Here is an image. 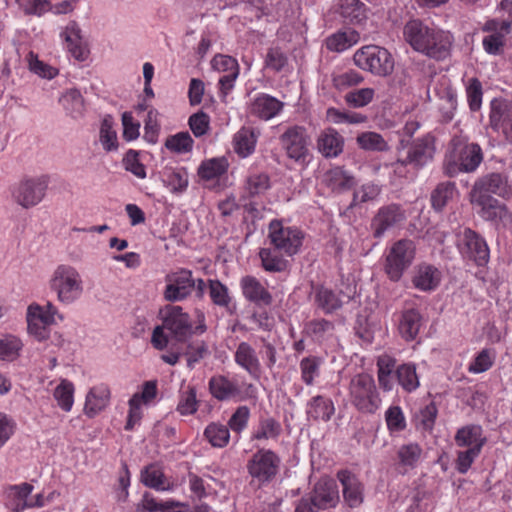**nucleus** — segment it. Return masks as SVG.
Wrapping results in <instances>:
<instances>
[{
  "label": "nucleus",
  "mask_w": 512,
  "mask_h": 512,
  "mask_svg": "<svg viewBox=\"0 0 512 512\" xmlns=\"http://www.w3.org/2000/svg\"><path fill=\"white\" fill-rule=\"evenodd\" d=\"M507 177L501 173H490L479 178L471 190V202L477 206L484 207L495 203L497 199L491 194L505 197L509 194Z\"/></svg>",
  "instance_id": "423d86ee"
},
{
  "label": "nucleus",
  "mask_w": 512,
  "mask_h": 512,
  "mask_svg": "<svg viewBox=\"0 0 512 512\" xmlns=\"http://www.w3.org/2000/svg\"><path fill=\"white\" fill-rule=\"evenodd\" d=\"M269 188V177L266 174H255L247 178L246 190L250 196L264 193Z\"/></svg>",
  "instance_id": "6e6d98bb"
},
{
  "label": "nucleus",
  "mask_w": 512,
  "mask_h": 512,
  "mask_svg": "<svg viewBox=\"0 0 512 512\" xmlns=\"http://www.w3.org/2000/svg\"><path fill=\"white\" fill-rule=\"evenodd\" d=\"M241 286L244 296L251 302L258 305H269L272 302V296L254 277L246 276L241 280Z\"/></svg>",
  "instance_id": "b1692460"
},
{
  "label": "nucleus",
  "mask_w": 512,
  "mask_h": 512,
  "mask_svg": "<svg viewBox=\"0 0 512 512\" xmlns=\"http://www.w3.org/2000/svg\"><path fill=\"white\" fill-rule=\"evenodd\" d=\"M357 143L362 149L370 151H385L388 149L384 138L376 132H364L358 135Z\"/></svg>",
  "instance_id": "37998d69"
},
{
  "label": "nucleus",
  "mask_w": 512,
  "mask_h": 512,
  "mask_svg": "<svg viewBox=\"0 0 512 512\" xmlns=\"http://www.w3.org/2000/svg\"><path fill=\"white\" fill-rule=\"evenodd\" d=\"M228 162L225 158H213L202 162L198 175L205 180L217 178L227 171Z\"/></svg>",
  "instance_id": "4c0bfd02"
},
{
  "label": "nucleus",
  "mask_w": 512,
  "mask_h": 512,
  "mask_svg": "<svg viewBox=\"0 0 512 512\" xmlns=\"http://www.w3.org/2000/svg\"><path fill=\"white\" fill-rule=\"evenodd\" d=\"M189 127L195 137H201L209 129V116L203 111H199L189 118Z\"/></svg>",
  "instance_id": "680f3d73"
},
{
  "label": "nucleus",
  "mask_w": 512,
  "mask_h": 512,
  "mask_svg": "<svg viewBox=\"0 0 512 512\" xmlns=\"http://www.w3.org/2000/svg\"><path fill=\"white\" fill-rule=\"evenodd\" d=\"M65 41L71 55L83 61L87 58L89 50L82 38L81 29L75 21H71L65 29Z\"/></svg>",
  "instance_id": "4be33fe9"
},
{
  "label": "nucleus",
  "mask_w": 512,
  "mask_h": 512,
  "mask_svg": "<svg viewBox=\"0 0 512 512\" xmlns=\"http://www.w3.org/2000/svg\"><path fill=\"white\" fill-rule=\"evenodd\" d=\"M380 193V189L377 185L373 183H367L361 186V188L354 192L353 202L351 204L355 205L356 203H365L367 201L375 199Z\"/></svg>",
  "instance_id": "338daca9"
},
{
  "label": "nucleus",
  "mask_w": 512,
  "mask_h": 512,
  "mask_svg": "<svg viewBox=\"0 0 512 512\" xmlns=\"http://www.w3.org/2000/svg\"><path fill=\"white\" fill-rule=\"evenodd\" d=\"M461 253L473 260L478 266H483L489 259V249L484 241L476 232L466 228L459 241Z\"/></svg>",
  "instance_id": "4468645a"
},
{
  "label": "nucleus",
  "mask_w": 512,
  "mask_h": 512,
  "mask_svg": "<svg viewBox=\"0 0 512 512\" xmlns=\"http://www.w3.org/2000/svg\"><path fill=\"white\" fill-rule=\"evenodd\" d=\"M307 413L314 420L328 421L334 413V406L331 400L318 395L310 402Z\"/></svg>",
  "instance_id": "72a5a7b5"
},
{
  "label": "nucleus",
  "mask_w": 512,
  "mask_h": 512,
  "mask_svg": "<svg viewBox=\"0 0 512 512\" xmlns=\"http://www.w3.org/2000/svg\"><path fill=\"white\" fill-rule=\"evenodd\" d=\"M142 482L144 485L154 489H164L163 484V473L154 466L147 467L141 475Z\"/></svg>",
  "instance_id": "69168bd1"
},
{
  "label": "nucleus",
  "mask_w": 512,
  "mask_h": 512,
  "mask_svg": "<svg viewBox=\"0 0 512 512\" xmlns=\"http://www.w3.org/2000/svg\"><path fill=\"white\" fill-rule=\"evenodd\" d=\"M209 389L211 394L219 401L242 398L238 385L224 376L212 377L209 381Z\"/></svg>",
  "instance_id": "5701e85b"
},
{
  "label": "nucleus",
  "mask_w": 512,
  "mask_h": 512,
  "mask_svg": "<svg viewBox=\"0 0 512 512\" xmlns=\"http://www.w3.org/2000/svg\"><path fill=\"white\" fill-rule=\"evenodd\" d=\"M281 431L280 424L273 418H267L260 422V427L255 434L256 439L276 438Z\"/></svg>",
  "instance_id": "052dcab7"
},
{
  "label": "nucleus",
  "mask_w": 512,
  "mask_h": 512,
  "mask_svg": "<svg viewBox=\"0 0 512 512\" xmlns=\"http://www.w3.org/2000/svg\"><path fill=\"white\" fill-rule=\"evenodd\" d=\"M403 35L415 51L430 58L441 60L449 54L450 41L444 33L430 28L420 20L408 21L404 26Z\"/></svg>",
  "instance_id": "f257e3e1"
},
{
  "label": "nucleus",
  "mask_w": 512,
  "mask_h": 512,
  "mask_svg": "<svg viewBox=\"0 0 512 512\" xmlns=\"http://www.w3.org/2000/svg\"><path fill=\"white\" fill-rule=\"evenodd\" d=\"M491 127L501 130L505 140L512 144V105L506 100L494 99L490 111Z\"/></svg>",
  "instance_id": "2eb2a0df"
},
{
  "label": "nucleus",
  "mask_w": 512,
  "mask_h": 512,
  "mask_svg": "<svg viewBox=\"0 0 512 512\" xmlns=\"http://www.w3.org/2000/svg\"><path fill=\"white\" fill-rule=\"evenodd\" d=\"M269 237L277 250L283 251L289 256L297 253L301 246L300 233L291 228H284L282 223L273 220L269 225Z\"/></svg>",
  "instance_id": "f8f14e48"
},
{
  "label": "nucleus",
  "mask_w": 512,
  "mask_h": 512,
  "mask_svg": "<svg viewBox=\"0 0 512 512\" xmlns=\"http://www.w3.org/2000/svg\"><path fill=\"white\" fill-rule=\"evenodd\" d=\"M433 137L426 135L412 143L404 138L398 147V162L402 165H413L415 168L424 166L434 154Z\"/></svg>",
  "instance_id": "1a4fd4ad"
},
{
  "label": "nucleus",
  "mask_w": 512,
  "mask_h": 512,
  "mask_svg": "<svg viewBox=\"0 0 512 512\" xmlns=\"http://www.w3.org/2000/svg\"><path fill=\"white\" fill-rule=\"evenodd\" d=\"M364 78L358 72L354 70H349L345 73L336 75L333 77L334 86L343 90L351 86H355L363 82Z\"/></svg>",
  "instance_id": "13d9d810"
},
{
  "label": "nucleus",
  "mask_w": 512,
  "mask_h": 512,
  "mask_svg": "<svg viewBox=\"0 0 512 512\" xmlns=\"http://www.w3.org/2000/svg\"><path fill=\"white\" fill-rule=\"evenodd\" d=\"M349 396L351 403L362 413L376 412L381 403L375 381L366 373L357 374L350 380Z\"/></svg>",
  "instance_id": "20e7f679"
},
{
  "label": "nucleus",
  "mask_w": 512,
  "mask_h": 512,
  "mask_svg": "<svg viewBox=\"0 0 512 512\" xmlns=\"http://www.w3.org/2000/svg\"><path fill=\"white\" fill-rule=\"evenodd\" d=\"M209 295L218 306L227 307L230 303L227 287L218 280H209Z\"/></svg>",
  "instance_id": "603ef678"
},
{
  "label": "nucleus",
  "mask_w": 512,
  "mask_h": 512,
  "mask_svg": "<svg viewBox=\"0 0 512 512\" xmlns=\"http://www.w3.org/2000/svg\"><path fill=\"white\" fill-rule=\"evenodd\" d=\"M28 332L38 341L49 337V326L54 323L51 313H45L44 308L38 304H31L27 309Z\"/></svg>",
  "instance_id": "a211bd4d"
},
{
  "label": "nucleus",
  "mask_w": 512,
  "mask_h": 512,
  "mask_svg": "<svg viewBox=\"0 0 512 512\" xmlns=\"http://www.w3.org/2000/svg\"><path fill=\"white\" fill-rule=\"evenodd\" d=\"M282 107V102L276 98L269 95H262L253 102L251 112L261 119L269 120L275 117Z\"/></svg>",
  "instance_id": "a878e982"
},
{
  "label": "nucleus",
  "mask_w": 512,
  "mask_h": 512,
  "mask_svg": "<svg viewBox=\"0 0 512 512\" xmlns=\"http://www.w3.org/2000/svg\"><path fill=\"white\" fill-rule=\"evenodd\" d=\"M164 298L170 302L181 301L196 289L198 296H202L205 289V282L202 279H193L190 270L181 269L167 274Z\"/></svg>",
  "instance_id": "0eeeda50"
},
{
  "label": "nucleus",
  "mask_w": 512,
  "mask_h": 512,
  "mask_svg": "<svg viewBox=\"0 0 512 512\" xmlns=\"http://www.w3.org/2000/svg\"><path fill=\"white\" fill-rule=\"evenodd\" d=\"M73 384L67 380H62L55 388L54 397L58 405L65 411H70L73 405Z\"/></svg>",
  "instance_id": "c03bdc74"
},
{
  "label": "nucleus",
  "mask_w": 512,
  "mask_h": 512,
  "mask_svg": "<svg viewBox=\"0 0 512 512\" xmlns=\"http://www.w3.org/2000/svg\"><path fill=\"white\" fill-rule=\"evenodd\" d=\"M318 509H327L336 506L339 494L335 481L321 480L316 483L313 494L309 498Z\"/></svg>",
  "instance_id": "6ab92c4d"
},
{
  "label": "nucleus",
  "mask_w": 512,
  "mask_h": 512,
  "mask_svg": "<svg viewBox=\"0 0 512 512\" xmlns=\"http://www.w3.org/2000/svg\"><path fill=\"white\" fill-rule=\"evenodd\" d=\"M235 362L249 373L258 371L259 361L255 350L246 342H241L235 352Z\"/></svg>",
  "instance_id": "7c9ffc66"
},
{
  "label": "nucleus",
  "mask_w": 512,
  "mask_h": 512,
  "mask_svg": "<svg viewBox=\"0 0 512 512\" xmlns=\"http://www.w3.org/2000/svg\"><path fill=\"white\" fill-rule=\"evenodd\" d=\"M259 256L266 271L281 272L286 268V262L270 249H261Z\"/></svg>",
  "instance_id": "09e8293b"
},
{
  "label": "nucleus",
  "mask_w": 512,
  "mask_h": 512,
  "mask_svg": "<svg viewBox=\"0 0 512 512\" xmlns=\"http://www.w3.org/2000/svg\"><path fill=\"white\" fill-rule=\"evenodd\" d=\"M415 255L413 241L402 239L390 249L385 263V272L392 281H398L403 272L411 265Z\"/></svg>",
  "instance_id": "9d476101"
},
{
  "label": "nucleus",
  "mask_w": 512,
  "mask_h": 512,
  "mask_svg": "<svg viewBox=\"0 0 512 512\" xmlns=\"http://www.w3.org/2000/svg\"><path fill=\"white\" fill-rule=\"evenodd\" d=\"M50 287L56 292L58 300L66 304L75 301L83 291L80 274L68 265H60L55 269Z\"/></svg>",
  "instance_id": "39448f33"
},
{
  "label": "nucleus",
  "mask_w": 512,
  "mask_h": 512,
  "mask_svg": "<svg viewBox=\"0 0 512 512\" xmlns=\"http://www.w3.org/2000/svg\"><path fill=\"white\" fill-rule=\"evenodd\" d=\"M266 67L280 71L287 64L286 55L279 48H270L265 59Z\"/></svg>",
  "instance_id": "774afa93"
},
{
  "label": "nucleus",
  "mask_w": 512,
  "mask_h": 512,
  "mask_svg": "<svg viewBox=\"0 0 512 512\" xmlns=\"http://www.w3.org/2000/svg\"><path fill=\"white\" fill-rule=\"evenodd\" d=\"M455 190L454 183H440L431 194V202L434 209L440 211L453 197Z\"/></svg>",
  "instance_id": "a19ab883"
},
{
  "label": "nucleus",
  "mask_w": 512,
  "mask_h": 512,
  "mask_svg": "<svg viewBox=\"0 0 512 512\" xmlns=\"http://www.w3.org/2000/svg\"><path fill=\"white\" fill-rule=\"evenodd\" d=\"M193 139L188 132H180L169 136L165 141V147L176 153L190 152L193 147Z\"/></svg>",
  "instance_id": "79ce46f5"
},
{
  "label": "nucleus",
  "mask_w": 512,
  "mask_h": 512,
  "mask_svg": "<svg viewBox=\"0 0 512 512\" xmlns=\"http://www.w3.org/2000/svg\"><path fill=\"white\" fill-rule=\"evenodd\" d=\"M483 159L482 150L478 144L465 145L460 152V165L464 172L474 171Z\"/></svg>",
  "instance_id": "473e14b6"
},
{
  "label": "nucleus",
  "mask_w": 512,
  "mask_h": 512,
  "mask_svg": "<svg viewBox=\"0 0 512 512\" xmlns=\"http://www.w3.org/2000/svg\"><path fill=\"white\" fill-rule=\"evenodd\" d=\"M49 178L46 175L24 178L12 191V198L24 209L38 205L45 197Z\"/></svg>",
  "instance_id": "6e6552de"
},
{
  "label": "nucleus",
  "mask_w": 512,
  "mask_h": 512,
  "mask_svg": "<svg viewBox=\"0 0 512 512\" xmlns=\"http://www.w3.org/2000/svg\"><path fill=\"white\" fill-rule=\"evenodd\" d=\"M280 460L271 450H259L248 461L249 474L260 482L270 481L278 472Z\"/></svg>",
  "instance_id": "9b49d317"
},
{
  "label": "nucleus",
  "mask_w": 512,
  "mask_h": 512,
  "mask_svg": "<svg viewBox=\"0 0 512 512\" xmlns=\"http://www.w3.org/2000/svg\"><path fill=\"white\" fill-rule=\"evenodd\" d=\"M421 451L417 444L403 445L398 451V457L403 465L414 466L421 456Z\"/></svg>",
  "instance_id": "e2e57ef3"
},
{
  "label": "nucleus",
  "mask_w": 512,
  "mask_h": 512,
  "mask_svg": "<svg viewBox=\"0 0 512 512\" xmlns=\"http://www.w3.org/2000/svg\"><path fill=\"white\" fill-rule=\"evenodd\" d=\"M62 106L71 114H81L84 108V100L77 89H70L61 98Z\"/></svg>",
  "instance_id": "de8ad7c7"
},
{
  "label": "nucleus",
  "mask_w": 512,
  "mask_h": 512,
  "mask_svg": "<svg viewBox=\"0 0 512 512\" xmlns=\"http://www.w3.org/2000/svg\"><path fill=\"white\" fill-rule=\"evenodd\" d=\"M467 98L471 110L477 111L480 109L482 103V85L477 78L470 80V84L467 87Z\"/></svg>",
  "instance_id": "0e129e2a"
},
{
  "label": "nucleus",
  "mask_w": 512,
  "mask_h": 512,
  "mask_svg": "<svg viewBox=\"0 0 512 512\" xmlns=\"http://www.w3.org/2000/svg\"><path fill=\"white\" fill-rule=\"evenodd\" d=\"M206 439L214 447H225L230 439V433L227 426L217 423H211L204 431Z\"/></svg>",
  "instance_id": "ea45409f"
},
{
  "label": "nucleus",
  "mask_w": 512,
  "mask_h": 512,
  "mask_svg": "<svg viewBox=\"0 0 512 512\" xmlns=\"http://www.w3.org/2000/svg\"><path fill=\"white\" fill-rule=\"evenodd\" d=\"M157 111L151 109L147 113L144 125V139L151 144H155L158 140L159 124L157 121Z\"/></svg>",
  "instance_id": "bf43d9fd"
},
{
  "label": "nucleus",
  "mask_w": 512,
  "mask_h": 512,
  "mask_svg": "<svg viewBox=\"0 0 512 512\" xmlns=\"http://www.w3.org/2000/svg\"><path fill=\"white\" fill-rule=\"evenodd\" d=\"M405 219L404 212L400 206L391 204L379 209L377 214L372 219L371 227L373 229V236L380 238L385 232L394 228Z\"/></svg>",
  "instance_id": "f3484780"
},
{
  "label": "nucleus",
  "mask_w": 512,
  "mask_h": 512,
  "mask_svg": "<svg viewBox=\"0 0 512 512\" xmlns=\"http://www.w3.org/2000/svg\"><path fill=\"white\" fill-rule=\"evenodd\" d=\"M359 39V33L353 29L338 31L326 39V47L330 51L343 52L355 45Z\"/></svg>",
  "instance_id": "c85d7f7f"
},
{
  "label": "nucleus",
  "mask_w": 512,
  "mask_h": 512,
  "mask_svg": "<svg viewBox=\"0 0 512 512\" xmlns=\"http://www.w3.org/2000/svg\"><path fill=\"white\" fill-rule=\"evenodd\" d=\"M337 477L343 487V497L349 507H358L363 502V487L357 477L347 470H341Z\"/></svg>",
  "instance_id": "aec40b11"
},
{
  "label": "nucleus",
  "mask_w": 512,
  "mask_h": 512,
  "mask_svg": "<svg viewBox=\"0 0 512 512\" xmlns=\"http://www.w3.org/2000/svg\"><path fill=\"white\" fill-rule=\"evenodd\" d=\"M184 354L187 356V365L193 368L194 364L199 362L208 354V346L204 341L189 343Z\"/></svg>",
  "instance_id": "864d4df0"
},
{
  "label": "nucleus",
  "mask_w": 512,
  "mask_h": 512,
  "mask_svg": "<svg viewBox=\"0 0 512 512\" xmlns=\"http://www.w3.org/2000/svg\"><path fill=\"white\" fill-rule=\"evenodd\" d=\"M422 326V317L417 310L410 309L403 312L399 324V332L406 341L414 340Z\"/></svg>",
  "instance_id": "bb28decb"
},
{
  "label": "nucleus",
  "mask_w": 512,
  "mask_h": 512,
  "mask_svg": "<svg viewBox=\"0 0 512 512\" xmlns=\"http://www.w3.org/2000/svg\"><path fill=\"white\" fill-rule=\"evenodd\" d=\"M354 64L364 71L379 77H387L394 70V59L391 53L378 45H366L353 55Z\"/></svg>",
  "instance_id": "7ed1b4c3"
},
{
  "label": "nucleus",
  "mask_w": 512,
  "mask_h": 512,
  "mask_svg": "<svg viewBox=\"0 0 512 512\" xmlns=\"http://www.w3.org/2000/svg\"><path fill=\"white\" fill-rule=\"evenodd\" d=\"M109 399L110 390L107 386L92 388L86 396L85 413L93 417L107 406Z\"/></svg>",
  "instance_id": "393cba45"
},
{
  "label": "nucleus",
  "mask_w": 512,
  "mask_h": 512,
  "mask_svg": "<svg viewBox=\"0 0 512 512\" xmlns=\"http://www.w3.org/2000/svg\"><path fill=\"white\" fill-rule=\"evenodd\" d=\"M235 152L241 157L250 155L256 144V135L253 129L248 127L241 128L234 137Z\"/></svg>",
  "instance_id": "2f4dec72"
},
{
  "label": "nucleus",
  "mask_w": 512,
  "mask_h": 512,
  "mask_svg": "<svg viewBox=\"0 0 512 512\" xmlns=\"http://www.w3.org/2000/svg\"><path fill=\"white\" fill-rule=\"evenodd\" d=\"M280 139L289 158L296 161L305 160L309 151V137L305 128L300 126L289 127Z\"/></svg>",
  "instance_id": "ddd939ff"
},
{
  "label": "nucleus",
  "mask_w": 512,
  "mask_h": 512,
  "mask_svg": "<svg viewBox=\"0 0 512 512\" xmlns=\"http://www.w3.org/2000/svg\"><path fill=\"white\" fill-rule=\"evenodd\" d=\"M485 440L486 439L482 436L481 427L477 425L463 427L458 430L455 436V441L458 446L477 448L479 450H481Z\"/></svg>",
  "instance_id": "c756f323"
},
{
  "label": "nucleus",
  "mask_w": 512,
  "mask_h": 512,
  "mask_svg": "<svg viewBox=\"0 0 512 512\" xmlns=\"http://www.w3.org/2000/svg\"><path fill=\"white\" fill-rule=\"evenodd\" d=\"M340 13L351 23H361L366 19L365 5L359 0H341Z\"/></svg>",
  "instance_id": "e433bc0d"
},
{
  "label": "nucleus",
  "mask_w": 512,
  "mask_h": 512,
  "mask_svg": "<svg viewBox=\"0 0 512 512\" xmlns=\"http://www.w3.org/2000/svg\"><path fill=\"white\" fill-rule=\"evenodd\" d=\"M317 146L324 157H337L343 151L344 140L335 129L328 128L320 134Z\"/></svg>",
  "instance_id": "412c9836"
},
{
  "label": "nucleus",
  "mask_w": 512,
  "mask_h": 512,
  "mask_svg": "<svg viewBox=\"0 0 512 512\" xmlns=\"http://www.w3.org/2000/svg\"><path fill=\"white\" fill-rule=\"evenodd\" d=\"M100 141L106 151L117 149V135L112 129V119L110 116L104 118L100 129Z\"/></svg>",
  "instance_id": "8fccbe9b"
},
{
  "label": "nucleus",
  "mask_w": 512,
  "mask_h": 512,
  "mask_svg": "<svg viewBox=\"0 0 512 512\" xmlns=\"http://www.w3.org/2000/svg\"><path fill=\"white\" fill-rule=\"evenodd\" d=\"M480 215L485 220H499L504 225H510L512 223V213L505 205L500 204L498 200L495 201V203H491L489 206L481 207Z\"/></svg>",
  "instance_id": "58836bf2"
},
{
  "label": "nucleus",
  "mask_w": 512,
  "mask_h": 512,
  "mask_svg": "<svg viewBox=\"0 0 512 512\" xmlns=\"http://www.w3.org/2000/svg\"><path fill=\"white\" fill-rule=\"evenodd\" d=\"M138 157L139 152L131 149L126 153L123 163L127 171L143 179L146 177L145 166L139 161Z\"/></svg>",
  "instance_id": "4d7b16f0"
},
{
  "label": "nucleus",
  "mask_w": 512,
  "mask_h": 512,
  "mask_svg": "<svg viewBox=\"0 0 512 512\" xmlns=\"http://www.w3.org/2000/svg\"><path fill=\"white\" fill-rule=\"evenodd\" d=\"M316 301L318 306L327 313L337 310L342 306V301L339 297L332 290L324 287L318 289Z\"/></svg>",
  "instance_id": "a18cd8bd"
},
{
  "label": "nucleus",
  "mask_w": 512,
  "mask_h": 512,
  "mask_svg": "<svg viewBox=\"0 0 512 512\" xmlns=\"http://www.w3.org/2000/svg\"><path fill=\"white\" fill-rule=\"evenodd\" d=\"M395 376L406 392H412L419 387V378L414 364L400 365L395 371Z\"/></svg>",
  "instance_id": "f704fd0d"
},
{
  "label": "nucleus",
  "mask_w": 512,
  "mask_h": 512,
  "mask_svg": "<svg viewBox=\"0 0 512 512\" xmlns=\"http://www.w3.org/2000/svg\"><path fill=\"white\" fill-rule=\"evenodd\" d=\"M373 97L374 89L361 88L346 93L344 99L348 106L353 108H361L368 105L373 100Z\"/></svg>",
  "instance_id": "49530a36"
},
{
  "label": "nucleus",
  "mask_w": 512,
  "mask_h": 512,
  "mask_svg": "<svg viewBox=\"0 0 512 512\" xmlns=\"http://www.w3.org/2000/svg\"><path fill=\"white\" fill-rule=\"evenodd\" d=\"M193 335V325L189 315L180 306L167 305L163 310V324L153 330L151 343L158 350H164L169 338L186 342Z\"/></svg>",
  "instance_id": "f03ea898"
},
{
  "label": "nucleus",
  "mask_w": 512,
  "mask_h": 512,
  "mask_svg": "<svg viewBox=\"0 0 512 512\" xmlns=\"http://www.w3.org/2000/svg\"><path fill=\"white\" fill-rule=\"evenodd\" d=\"M439 275L437 269L432 266L420 267L417 274L413 278L416 288L428 291L434 289L439 283Z\"/></svg>",
  "instance_id": "c9c22d12"
},
{
  "label": "nucleus",
  "mask_w": 512,
  "mask_h": 512,
  "mask_svg": "<svg viewBox=\"0 0 512 512\" xmlns=\"http://www.w3.org/2000/svg\"><path fill=\"white\" fill-rule=\"evenodd\" d=\"M327 114L335 123L357 124L363 123L367 120V117L362 114L349 111H340L335 108H329Z\"/></svg>",
  "instance_id": "5fc2aeb1"
},
{
  "label": "nucleus",
  "mask_w": 512,
  "mask_h": 512,
  "mask_svg": "<svg viewBox=\"0 0 512 512\" xmlns=\"http://www.w3.org/2000/svg\"><path fill=\"white\" fill-rule=\"evenodd\" d=\"M198 401L196 399L195 387L189 389L181 394L180 401L177 405V411L181 415H192L197 411Z\"/></svg>",
  "instance_id": "3c124183"
},
{
  "label": "nucleus",
  "mask_w": 512,
  "mask_h": 512,
  "mask_svg": "<svg viewBox=\"0 0 512 512\" xmlns=\"http://www.w3.org/2000/svg\"><path fill=\"white\" fill-rule=\"evenodd\" d=\"M211 66L215 71L224 73L219 79L220 92L223 97L234 87V82L239 75V65L236 59L228 55H215L211 61Z\"/></svg>",
  "instance_id": "dca6fc26"
},
{
  "label": "nucleus",
  "mask_w": 512,
  "mask_h": 512,
  "mask_svg": "<svg viewBox=\"0 0 512 512\" xmlns=\"http://www.w3.org/2000/svg\"><path fill=\"white\" fill-rule=\"evenodd\" d=\"M324 182L333 191H345L351 189L355 185L352 175L341 167H335L327 171L324 175Z\"/></svg>",
  "instance_id": "cd10ccee"
}]
</instances>
